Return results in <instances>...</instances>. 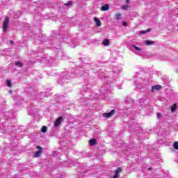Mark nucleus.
Segmentation results:
<instances>
[{
  "instance_id": "obj_21",
  "label": "nucleus",
  "mask_w": 178,
  "mask_h": 178,
  "mask_svg": "<svg viewBox=\"0 0 178 178\" xmlns=\"http://www.w3.org/2000/svg\"><path fill=\"white\" fill-rule=\"evenodd\" d=\"M174 148H175V149H178V142L174 143Z\"/></svg>"
},
{
  "instance_id": "obj_5",
  "label": "nucleus",
  "mask_w": 178,
  "mask_h": 178,
  "mask_svg": "<svg viewBox=\"0 0 178 178\" xmlns=\"http://www.w3.org/2000/svg\"><path fill=\"white\" fill-rule=\"evenodd\" d=\"M162 88V86H161V85H156V86H153L152 87V92H155V91H159V90H161Z\"/></svg>"
},
{
  "instance_id": "obj_25",
  "label": "nucleus",
  "mask_w": 178,
  "mask_h": 178,
  "mask_svg": "<svg viewBox=\"0 0 178 178\" xmlns=\"http://www.w3.org/2000/svg\"><path fill=\"white\" fill-rule=\"evenodd\" d=\"M76 45L77 44H76L75 42H72V44H70V47H72V48H74Z\"/></svg>"
},
{
  "instance_id": "obj_3",
  "label": "nucleus",
  "mask_w": 178,
  "mask_h": 178,
  "mask_svg": "<svg viewBox=\"0 0 178 178\" xmlns=\"http://www.w3.org/2000/svg\"><path fill=\"white\" fill-rule=\"evenodd\" d=\"M62 120H63V117L57 118L54 122V127H58L62 123Z\"/></svg>"
},
{
  "instance_id": "obj_6",
  "label": "nucleus",
  "mask_w": 178,
  "mask_h": 178,
  "mask_svg": "<svg viewBox=\"0 0 178 178\" xmlns=\"http://www.w3.org/2000/svg\"><path fill=\"white\" fill-rule=\"evenodd\" d=\"M37 149H39L36 153H35V158H38V156H41L42 151H41V146H37Z\"/></svg>"
},
{
  "instance_id": "obj_18",
  "label": "nucleus",
  "mask_w": 178,
  "mask_h": 178,
  "mask_svg": "<svg viewBox=\"0 0 178 178\" xmlns=\"http://www.w3.org/2000/svg\"><path fill=\"white\" fill-rule=\"evenodd\" d=\"M147 31H151V29H147V31H141L139 32V34H145Z\"/></svg>"
},
{
  "instance_id": "obj_26",
  "label": "nucleus",
  "mask_w": 178,
  "mask_h": 178,
  "mask_svg": "<svg viewBox=\"0 0 178 178\" xmlns=\"http://www.w3.org/2000/svg\"><path fill=\"white\" fill-rule=\"evenodd\" d=\"M161 116H162V114H161V113H157V119H159Z\"/></svg>"
},
{
  "instance_id": "obj_1",
  "label": "nucleus",
  "mask_w": 178,
  "mask_h": 178,
  "mask_svg": "<svg viewBox=\"0 0 178 178\" xmlns=\"http://www.w3.org/2000/svg\"><path fill=\"white\" fill-rule=\"evenodd\" d=\"M130 51H131L136 55H140V52L143 51V49H141V47L136 46L135 44H132L131 47H130Z\"/></svg>"
},
{
  "instance_id": "obj_8",
  "label": "nucleus",
  "mask_w": 178,
  "mask_h": 178,
  "mask_svg": "<svg viewBox=\"0 0 178 178\" xmlns=\"http://www.w3.org/2000/svg\"><path fill=\"white\" fill-rule=\"evenodd\" d=\"M120 172H122V168H118L115 172L113 178H119V173H120Z\"/></svg>"
},
{
  "instance_id": "obj_2",
  "label": "nucleus",
  "mask_w": 178,
  "mask_h": 178,
  "mask_svg": "<svg viewBox=\"0 0 178 178\" xmlns=\"http://www.w3.org/2000/svg\"><path fill=\"white\" fill-rule=\"evenodd\" d=\"M9 24V17H6L4 19V21L3 22V31L4 32L6 31V30H8V24Z\"/></svg>"
},
{
  "instance_id": "obj_31",
  "label": "nucleus",
  "mask_w": 178,
  "mask_h": 178,
  "mask_svg": "<svg viewBox=\"0 0 178 178\" xmlns=\"http://www.w3.org/2000/svg\"><path fill=\"white\" fill-rule=\"evenodd\" d=\"M13 92L12 90H10V94H12Z\"/></svg>"
},
{
  "instance_id": "obj_23",
  "label": "nucleus",
  "mask_w": 178,
  "mask_h": 178,
  "mask_svg": "<svg viewBox=\"0 0 178 178\" xmlns=\"http://www.w3.org/2000/svg\"><path fill=\"white\" fill-rule=\"evenodd\" d=\"M7 86L8 87H12V83L10 82V80L7 81Z\"/></svg>"
},
{
  "instance_id": "obj_29",
  "label": "nucleus",
  "mask_w": 178,
  "mask_h": 178,
  "mask_svg": "<svg viewBox=\"0 0 178 178\" xmlns=\"http://www.w3.org/2000/svg\"><path fill=\"white\" fill-rule=\"evenodd\" d=\"M81 76H83V72H79Z\"/></svg>"
},
{
  "instance_id": "obj_13",
  "label": "nucleus",
  "mask_w": 178,
  "mask_h": 178,
  "mask_svg": "<svg viewBox=\"0 0 178 178\" xmlns=\"http://www.w3.org/2000/svg\"><path fill=\"white\" fill-rule=\"evenodd\" d=\"M95 143H97V140L95 139H90L89 140L90 145H95Z\"/></svg>"
},
{
  "instance_id": "obj_17",
  "label": "nucleus",
  "mask_w": 178,
  "mask_h": 178,
  "mask_svg": "<svg viewBox=\"0 0 178 178\" xmlns=\"http://www.w3.org/2000/svg\"><path fill=\"white\" fill-rule=\"evenodd\" d=\"M47 130H48V128L47 127V126L42 127V129H41L42 133H45L46 131H47Z\"/></svg>"
},
{
  "instance_id": "obj_28",
  "label": "nucleus",
  "mask_w": 178,
  "mask_h": 178,
  "mask_svg": "<svg viewBox=\"0 0 178 178\" xmlns=\"http://www.w3.org/2000/svg\"><path fill=\"white\" fill-rule=\"evenodd\" d=\"M127 3H130V0H127Z\"/></svg>"
},
{
  "instance_id": "obj_22",
  "label": "nucleus",
  "mask_w": 178,
  "mask_h": 178,
  "mask_svg": "<svg viewBox=\"0 0 178 178\" xmlns=\"http://www.w3.org/2000/svg\"><path fill=\"white\" fill-rule=\"evenodd\" d=\"M64 5L65 6H70V5H72V1H67Z\"/></svg>"
},
{
  "instance_id": "obj_12",
  "label": "nucleus",
  "mask_w": 178,
  "mask_h": 178,
  "mask_svg": "<svg viewBox=\"0 0 178 178\" xmlns=\"http://www.w3.org/2000/svg\"><path fill=\"white\" fill-rule=\"evenodd\" d=\"M94 20H95V23H96V25H97L98 27H99V26H101V22L99 21V19H98V18H97V17H95V18H94Z\"/></svg>"
},
{
  "instance_id": "obj_11",
  "label": "nucleus",
  "mask_w": 178,
  "mask_h": 178,
  "mask_svg": "<svg viewBox=\"0 0 178 178\" xmlns=\"http://www.w3.org/2000/svg\"><path fill=\"white\" fill-rule=\"evenodd\" d=\"M138 105L141 106V108H144V99H140L138 100Z\"/></svg>"
},
{
  "instance_id": "obj_32",
  "label": "nucleus",
  "mask_w": 178,
  "mask_h": 178,
  "mask_svg": "<svg viewBox=\"0 0 178 178\" xmlns=\"http://www.w3.org/2000/svg\"><path fill=\"white\" fill-rule=\"evenodd\" d=\"M106 91L108 92V90H105V92H106Z\"/></svg>"
},
{
  "instance_id": "obj_9",
  "label": "nucleus",
  "mask_w": 178,
  "mask_h": 178,
  "mask_svg": "<svg viewBox=\"0 0 178 178\" xmlns=\"http://www.w3.org/2000/svg\"><path fill=\"white\" fill-rule=\"evenodd\" d=\"M101 10L103 12H106V10H109V6L105 4L101 8Z\"/></svg>"
},
{
  "instance_id": "obj_19",
  "label": "nucleus",
  "mask_w": 178,
  "mask_h": 178,
  "mask_svg": "<svg viewBox=\"0 0 178 178\" xmlns=\"http://www.w3.org/2000/svg\"><path fill=\"white\" fill-rule=\"evenodd\" d=\"M175 111H176V104H174V105L171 107V111L173 113V112H175Z\"/></svg>"
},
{
  "instance_id": "obj_20",
  "label": "nucleus",
  "mask_w": 178,
  "mask_h": 178,
  "mask_svg": "<svg viewBox=\"0 0 178 178\" xmlns=\"http://www.w3.org/2000/svg\"><path fill=\"white\" fill-rule=\"evenodd\" d=\"M128 8H129V6L125 5V6H122V9H123V10H127Z\"/></svg>"
},
{
  "instance_id": "obj_7",
  "label": "nucleus",
  "mask_w": 178,
  "mask_h": 178,
  "mask_svg": "<svg viewBox=\"0 0 178 178\" xmlns=\"http://www.w3.org/2000/svg\"><path fill=\"white\" fill-rule=\"evenodd\" d=\"M137 90H141V88H145L146 84L141 83V82H139L138 83H136Z\"/></svg>"
},
{
  "instance_id": "obj_4",
  "label": "nucleus",
  "mask_w": 178,
  "mask_h": 178,
  "mask_svg": "<svg viewBox=\"0 0 178 178\" xmlns=\"http://www.w3.org/2000/svg\"><path fill=\"white\" fill-rule=\"evenodd\" d=\"M115 110H112L108 113H104L103 114V116L104 118H112V116H113V114L115 113Z\"/></svg>"
},
{
  "instance_id": "obj_33",
  "label": "nucleus",
  "mask_w": 178,
  "mask_h": 178,
  "mask_svg": "<svg viewBox=\"0 0 178 178\" xmlns=\"http://www.w3.org/2000/svg\"><path fill=\"white\" fill-rule=\"evenodd\" d=\"M22 104V103H20V102H18V104Z\"/></svg>"
},
{
  "instance_id": "obj_10",
  "label": "nucleus",
  "mask_w": 178,
  "mask_h": 178,
  "mask_svg": "<svg viewBox=\"0 0 178 178\" xmlns=\"http://www.w3.org/2000/svg\"><path fill=\"white\" fill-rule=\"evenodd\" d=\"M144 44H145L146 45H154V44H155V42L152 40H145Z\"/></svg>"
},
{
  "instance_id": "obj_16",
  "label": "nucleus",
  "mask_w": 178,
  "mask_h": 178,
  "mask_svg": "<svg viewBox=\"0 0 178 178\" xmlns=\"http://www.w3.org/2000/svg\"><path fill=\"white\" fill-rule=\"evenodd\" d=\"M102 44H104L106 47L109 45V40L105 39L103 42Z\"/></svg>"
},
{
  "instance_id": "obj_30",
  "label": "nucleus",
  "mask_w": 178,
  "mask_h": 178,
  "mask_svg": "<svg viewBox=\"0 0 178 178\" xmlns=\"http://www.w3.org/2000/svg\"><path fill=\"white\" fill-rule=\"evenodd\" d=\"M10 44H13V40H10Z\"/></svg>"
},
{
  "instance_id": "obj_27",
  "label": "nucleus",
  "mask_w": 178,
  "mask_h": 178,
  "mask_svg": "<svg viewBox=\"0 0 178 178\" xmlns=\"http://www.w3.org/2000/svg\"><path fill=\"white\" fill-rule=\"evenodd\" d=\"M122 26H127V23H126V22H122Z\"/></svg>"
},
{
  "instance_id": "obj_15",
  "label": "nucleus",
  "mask_w": 178,
  "mask_h": 178,
  "mask_svg": "<svg viewBox=\"0 0 178 178\" xmlns=\"http://www.w3.org/2000/svg\"><path fill=\"white\" fill-rule=\"evenodd\" d=\"M15 65L18 66V67H22L23 63H22L20 61H17V62H15Z\"/></svg>"
},
{
  "instance_id": "obj_24",
  "label": "nucleus",
  "mask_w": 178,
  "mask_h": 178,
  "mask_svg": "<svg viewBox=\"0 0 178 178\" xmlns=\"http://www.w3.org/2000/svg\"><path fill=\"white\" fill-rule=\"evenodd\" d=\"M114 73H120V70L119 68H115V70H113Z\"/></svg>"
},
{
  "instance_id": "obj_14",
  "label": "nucleus",
  "mask_w": 178,
  "mask_h": 178,
  "mask_svg": "<svg viewBox=\"0 0 178 178\" xmlns=\"http://www.w3.org/2000/svg\"><path fill=\"white\" fill-rule=\"evenodd\" d=\"M115 19H116V20H120V19H122V14L121 13H117L115 15Z\"/></svg>"
}]
</instances>
